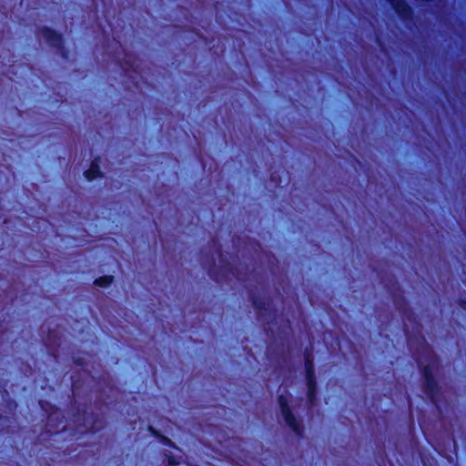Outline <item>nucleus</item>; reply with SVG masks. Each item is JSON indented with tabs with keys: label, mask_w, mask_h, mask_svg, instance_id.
Here are the masks:
<instances>
[{
	"label": "nucleus",
	"mask_w": 466,
	"mask_h": 466,
	"mask_svg": "<svg viewBox=\"0 0 466 466\" xmlns=\"http://www.w3.org/2000/svg\"><path fill=\"white\" fill-rule=\"evenodd\" d=\"M305 369L308 385V401L310 406H314L317 395V381L315 377L313 359L309 353L305 355Z\"/></svg>",
	"instance_id": "obj_1"
},
{
	"label": "nucleus",
	"mask_w": 466,
	"mask_h": 466,
	"mask_svg": "<svg viewBox=\"0 0 466 466\" xmlns=\"http://www.w3.org/2000/svg\"><path fill=\"white\" fill-rule=\"evenodd\" d=\"M422 376L424 379L423 391L431 400V402L438 406V384L432 374V367L431 364L424 365L422 368Z\"/></svg>",
	"instance_id": "obj_2"
},
{
	"label": "nucleus",
	"mask_w": 466,
	"mask_h": 466,
	"mask_svg": "<svg viewBox=\"0 0 466 466\" xmlns=\"http://www.w3.org/2000/svg\"><path fill=\"white\" fill-rule=\"evenodd\" d=\"M279 405L280 408V411L282 417L287 423V425L298 435H302V429L299 422L297 421L295 416L293 415L289 403L288 399L284 395L279 396Z\"/></svg>",
	"instance_id": "obj_3"
},
{
	"label": "nucleus",
	"mask_w": 466,
	"mask_h": 466,
	"mask_svg": "<svg viewBox=\"0 0 466 466\" xmlns=\"http://www.w3.org/2000/svg\"><path fill=\"white\" fill-rule=\"evenodd\" d=\"M253 306L258 312V320L269 324L273 321L275 314L271 310V302L268 299L252 298Z\"/></svg>",
	"instance_id": "obj_4"
},
{
	"label": "nucleus",
	"mask_w": 466,
	"mask_h": 466,
	"mask_svg": "<svg viewBox=\"0 0 466 466\" xmlns=\"http://www.w3.org/2000/svg\"><path fill=\"white\" fill-rule=\"evenodd\" d=\"M41 35L45 39L46 43L50 46L58 49L63 48V36L61 34L56 33L48 27H44L41 30Z\"/></svg>",
	"instance_id": "obj_5"
},
{
	"label": "nucleus",
	"mask_w": 466,
	"mask_h": 466,
	"mask_svg": "<svg viewBox=\"0 0 466 466\" xmlns=\"http://www.w3.org/2000/svg\"><path fill=\"white\" fill-rule=\"evenodd\" d=\"M400 18L408 20L412 17L413 11L405 0H387Z\"/></svg>",
	"instance_id": "obj_6"
},
{
	"label": "nucleus",
	"mask_w": 466,
	"mask_h": 466,
	"mask_svg": "<svg viewBox=\"0 0 466 466\" xmlns=\"http://www.w3.org/2000/svg\"><path fill=\"white\" fill-rule=\"evenodd\" d=\"M101 176L102 175L99 167V157H96L91 162L90 167L85 171V177L87 180L91 181Z\"/></svg>",
	"instance_id": "obj_7"
},
{
	"label": "nucleus",
	"mask_w": 466,
	"mask_h": 466,
	"mask_svg": "<svg viewBox=\"0 0 466 466\" xmlns=\"http://www.w3.org/2000/svg\"><path fill=\"white\" fill-rule=\"evenodd\" d=\"M119 64L126 74L128 72H137V66L135 65V60L127 54L123 61H120Z\"/></svg>",
	"instance_id": "obj_8"
},
{
	"label": "nucleus",
	"mask_w": 466,
	"mask_h": 466,
	"mask_svg": "<svg viewBox=\"0 0 466 466\" xmlns=\"http://www.w3.org/2000/svg\"><path fill=\"white\" fill-rule=\"evenodd\" d=\"M114 277L112 276H103L99 277L95 280V284L101 288H106L109 286L113 282Z\"/></svg>",
	"instance_id": "obj_9"
},
{
	"label": "nucleus",
	"mask_w": 466,
	"mask_h": 466,
	"mask_svg": "<svg viewBox=\"0 0 466 466\" xmlns=\"http://www.w3.org/2000/svg\"><path fill=\"white\" fill-rule=\"evenodd\" d=\"M98 424V421L97 420H95L93 421L92 423H85V427L90 431H96L99 428H100V425H97Z\"/></svg>",
	"instance_id": "obj_10"
},
{
	"label": "nucleus",
	"mask_w": 466,
	"mask_h": 466,
	"mask_svg": "<svg viewBox=\"0 0 466 466\" xmlns=\"http://www.w3.org/2000/svg\"><path fill=\"white\" fill-rule=\"evenodd\" d=\"M394 303L396 304V306L400 309H402L404 310V309L402 308V304L404 305L405 302L403 301L402 298L400 299H395V301Z\"/></svg>",
	"instance_id": "obj_11"
},
{
	"label": "nucleus",
	"mask_w": 466,
	"mask_h": 466,
	"mask_svg": "<svg viewBox=\"0 0 466 466\" xmlns=\"http://www.w3.org/2000/svg\"><path fill=\"white\" fill-rule=\"evenodd\" d=\"M213 246L216 249V254L218 256V257H221V253H220V248L218 246V243L216 240H213Z\"/></svg>",
	"instance_id": "obj_12"
},
{
	"label": "nucleus",
	"mask_w": 466,
	"mask_h": 466,
	"mask_svg": "<svg viewBox=\"0 0 466 466\" xmlns=\"http://www.w3.org/2000/svg\"><path fill=\"white\" fill-rule=\"evenodd\" d=\"M461 307H462L463 309H466V302H465V301H461Z\"/></svg>",
	"instance_id": "obj_13"
},
{
	"label": "nucleus",
	"mask_w": 466,
	"mask_h": 466,
	"mask_svg": "<svg viewBox=\"0 0 466 466\" xmlns=\"http://www.w3.org/2000/svg\"><path fill=\"white\" fill-rule=\"evenodd\" d=\"M174 463H175L174 460H173L172 458H170V459H169V465H172V464H174Z\"/></svg>",
	"instance_id": "obj_14"
},
{
	"label": "nucleus",
	"mask_w": 466,
	"mask_h": 466,
	"mask_svg": "<svg viewBox=\"0 0 466 466\" xmlns=\"http://www.w3.org/2000/svg\"><path fill=\"white\" fill-rule=\"evenodd\" d=\"M216 261V258H214V255H212V258H211V262L214 264Z\"/></svg>",
	"instance_id": "obj_15"
},
{
	"label": "nucleus",
	"mask_w": 466,
	"mask_h": 466,
	"mask_svg": "<svg viewBox=\"0 0 466 466\" xmlns=\"http://www.w3.org/2000/svg\"><path fill=\"white\" fill-rule=\"evenodd\" d=\"M150 431L153 432V434L157 435V432L153 431L152 427H150Z\"/></svg>",
	"instance_id": "obj_16"
}]
</instances>
